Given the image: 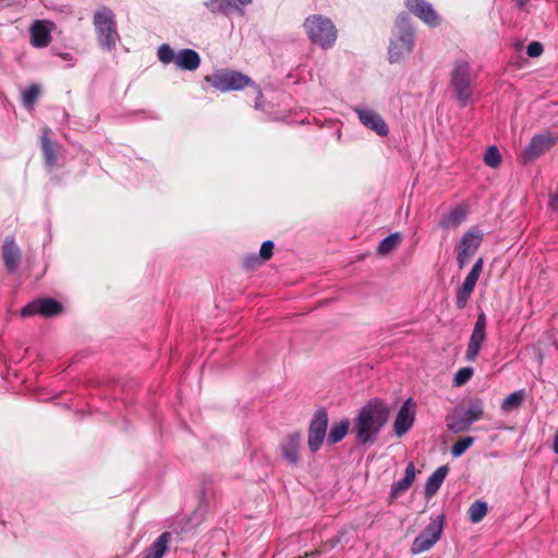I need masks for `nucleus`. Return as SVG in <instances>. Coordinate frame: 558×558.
Masks as SVG:
<instances>
[{"mask_svg": "<svg viewBox=\"0 0 558 558\" xmlns=\"http://www.w3.org/2000/svg\"><path fill=\"white\" fill-rule=\"evenodd\" d=\"M389 415L390 409L384 400L379 398L368 400L353 420L356 442L361 446L374 445Z\"/></svg>", "mask_w": 558, "mask_h": 558, "instance_id": "1", "label": "nucleus"}, {"mask_svg": "<svg viewBox=\"0 0 558 558\" xmlns=\"http://www.w3.org/2000/svg\"><path fill=\"white\" fill-rule=\"evenodd\" d=\"M391 32L388 60L390 63H397L413 51L416 29L410 15L407 12H401L397 15Z\"/></svg>", "mask_w": 558, "mask_h": 558, "instance_id": "2", "label": "nucleus"}, {"mask_svg": "<svg viewBox=\"0 0 558 558\" xmlns=\"http://www.w3.org/2000/svg\"><path fill=\"white\" fill-rule=\"evenodd\" d=\"M206 81L216 89L220 92L241 90L247 86H252L256 90L255 108L263 109V93L258 85H256L247 75L240 71L231 69L216 70Z\"/></svg>", "mask_w": 558, "mask_h": 558, "instance_id": "3", "label": "nucleus"}, {"mask_svg": "<svg viewBox=\"0 0 558 558\" xmlns=\"http://www.w3.org/2000/svg\"><path fill=\"white\" fill-rule=\"evenodd\" d=\"M475 75L469 61L460 59L456 60L450 73V85L453 90L454 98L462 107L472 101L474 93Z\"/></svg>", "mask_w": 558, "mask_h": 558, "instance_id": "4", "label": "nucleus"}, {"mask_svg": "<svg viewBox=\"0 0 558 558\" xmlns=\"http://www.w3.org/2000/svg\"><path fill=\"white\" fill-rule=\"evenodd\" d=\"M303 27L308 39L323 49L331 48L337 40V28L332 21L320 14L304 20Z\"/></svg>", "mask_w": 558, "mask_h": 558, "instance_id": "5", "label": "nucleus"}, {"mask_svg": "<svg viewBox=\"0 0 558 558\" xmlns=\"http://www.w3.org/2000/svg\"><path fill=\"white\" fill-rule=\"evenodd\" d=\"M94 25L101 48L111 51L116 49L120 36L117 29L114 13L108 7H102L94 14Z\"/></svg>", "mask_w": 558, "mask_h": 558, "instance_id": "6", "label": "nucleus"}, {"mask_svg": "<svg viewBox=\"0 0 558 558\" xmlns=\"http://www.w3.org/2000/svg\"><path fill=\"white\" fill-rule=\"evenodd\" d=\"M484 416V404L482 399H471L468 403V408L453 415L446 417L447 428L453 433L459 434L465 432L470 426L481 420Z\"/></svg>", "mask_w": 558, "mask_h": 558, "instance_id": "7", "label": "nucleus"}, {"mask_svg": "<svg viewBox=\"0 0 558 558\" xmlns=\"http://www.w3.org/2000/svg\"><path fill=\"white\" fill-rule=\"evenodd\" d=\"M328 427V413L325 408L317 410L310 423L307 445L311 452L319 450L326 437Z\"/></svg>", "mask_w": 558, "mask_h": 558, "instance_id": "8", "label": "nucleus"}, {"mask_svg": "<svg viewBox=\"0 0 558 558\" xmlns=\"http://www.w3.org/2000/svg\"><path fill=\"white\" fill-rule=\"evenodd\" d=\"M557 140L558 137L550 132L534 135L521 153V159L524 163L534 161L550 149L557 143Z\"/></svg>", "mask_w": 558, "mask_h": 558, "instance_id": "9", "label": "nucleus"}, {"mask_svg": "<svg viewBox=\"0 0 558 558\" xmlns=\"http://www.w3.org/2000/svg\"><path fill=\"white\" fill-rule=\"evenodd\" d=\"M487 319L484 312L477 314L469 343L465 352V359L468 361H475L482 350L484 342L486 341Z\"/></svg>", "mask_w": 558, "mask_h": 558, "instance_id": "10", "label": "nucleus"}, {"mask_svg": "<svg viewBox=\"0 0 558 558\" xmlns=\"http://www.w3.org/2000/svg\"><path fill=\"white\" fill-rule=\"evenodd\" d=\"M483 240L480 232L468 231L457 244V264L460 269L464 268L471 257L476 253Z\"/></svg>", "mask_w": 558, "mask_h": 558, "instance_id": "11", "label": "nucleus"}, {"mask_svg": "<svg viewBox=\"0 0 558 558\" xmlns=\"http://www.w3.org/2000/svg\"><path fill=\"white\" fill-rule=\"evenodd\" d=\"M63 305L52 298L37 299L25 305L21 315L23 317H29L34 315H41L44 317H52L61 314Z\"/></svg>", "mask_w": 558, "mask_h": 558, "instance_id": "12", "label": "nucleus"}, {"mask_svg": "<svg viewBox=\"0 0 558 558\" xmlns=\"http://www.w3.org/2000/svg\"><path fill=\"white\" fill-rule=\"evenodd\" d=\"M405 8L429 27L440 25V16L427 0H404Z\"/></svg>", "mask_w": 558, "mask_h": 558, "instance_id": "13", "label": "nucleus"}, {"mask_svg": "<svg viewBox=\"0 0 558 558\" xmlns=\"http://www.w3.org/2000/svg\"><path fill=\"white\" fill-rule=\"evenodd\" d=\"M52 130L44 128L39 138L40 148L43 151L44 163L48 170H52L58 165V158L61 155L62 145L51 140Z\"/></svg>", "mask_w": 558, "mask_h": 558, "instance_id": "14", "label": "nucleus"}, {"mask_svg": "<svg viewBox=\"0 0 558 558\" xmlns=\"http://www.w3.org/2000/svg\"><path fill=\"white\" fill-rule=\"evenodd\" d=\"M414 408H415V403H413L412 399L409 398L408 400L404 401V403L399 409L395 424H393V430L397 436L404 435L413 426L414 418H415Z\"/></svg>", "mask_w": 558, "mask_h": 558, "instance_id": "15", "label": "nucleus"}, {"mask_svg": "<svg viewBox=\"0 0 558 558\" xmlns=\"http://www.w3.org/2000/svg\"><path fill=\"white\" fill-rule=\"evenodd\" d=\"M52 22L46 20H36L29 28L31 44L36 48L47 47L52 39Z\"/></svg>", "mask_w": 558, "mask_h": 558, "instance_id": "16", "label": "nucleus"}, {"mask_svg": "<svg viewBox=\"0 0 558 558\" xmlns=\"http://www.w3.org/2000/svg\"><path fill=\"white\" fill-rule=\"evenodd\" d=\"M354 110L363 125L371 129L379 136H386L388 134L389 128L377 112L363 108H355Z\"/></svg>", "mask_w": 558, "mask_h": 558, "instance_id": "17", "label": "nucleus"}, {"mask_svg": "<svg viewBox=\"0 0 558 558\" xmlns=\"http://www.w3.org/2000/svg\"><path fill=\"white\" fill-rule=\"evenodd\" d=\"M171 542L172 533L169 531L162 532L147 548H145L142 553V558H162L169 550Z\"/></svg>", "mask_w": 558, "mask_h": 558, "instance_id": "18", "label": "nucleus"}, {"mask_svg": "<svg viewBox=\"0 0 558 558\" xmlns=\"http://www.w3.org/2000/svg\"><path fill=\"white\" fill-rule=\"evenodd\" d=\"M301 445L300 434L289 435L281 445L282 457L290 464L296 465L299 462V449Z\"/></svg>", "mask_w": 558, "mask_h": 558, "instance_id": "19", "label": "nucleus"}, {"mask_svg": "<svg viewBox=\"0 0 558 558\" xmlns=\"http://www.w3.org/2000/svg\"><path fill=\"white\" fill-rule=\"evenodd\" d=\"M201 64V57L198 52L193 49L185 48L177 53L175 65L180 70L194 71Z\"/></svg>", "mask_w": 558, "mask_h": 558, "instance_id": "20", "label": "nucleus"}, {"mask_svg": "<svg viewBox=\"0 0 558 558\" xmlns=\"http://www.w3.org/2000/svg\"><path fill=\"white\" fill-rule=\"evenodd\" d=\"M468 213L466 205H458L442 217L439 227L442 229L456 228L466 219Z\"/></svg>", "mask_w": 558, "mask_h": 558, "instance_id": "21", "label": "nucleus"}, {"mask_svg": "<svg viewBox=\"0 0 558 558\" xmlns=\"http://www.w3.org/2000/svg\"><path fill=\"white\" fill-rule=\"evenodd\" d=\"M415 480V466L413 462H409L405 466L404 476L393 483L390 490V501L395 500L401 493L408 490Z\"/></svg>", "mask_w": 558, "mask_h": 558, "instance_id": "22", "label": "nucleus"}, {"mask_svg": "<svg viewBox=\"0 0 558 558\" xmlns=\"http://www.w3.org/2000/svg\"><path fill=\"white\" fill-rule=\"evenodd\" d=\"M448 465H441L437 470H435L432 473V475L427 478L424 490L425 496L427 498L433 497L438 492L446 476L448 475Z\"/></svg>", "mask_w": 558, "mask_h": 558, "instance_id": "23", "label": "nucleus"}, {"mask_svg": "<svg viewBox=\"0 0 558 558\" xmlns=\"http://www.w3.org/2000/svg\"><path fill=\"white\" fill-rule=\"evenodd\" d=\"M3 260L9 272H14L21 262V253L14 241H5L3 245Z\"/></svg>", "mask_w": 558, "mask_h": 558, "instance_id": "24", "label": "nucleus"}, {"mask_svg": "<svg viewBox=\"0 0 558 558\" xmlns=\"http://www.w3.org/2000/svg\"><path fill=\"white\" fill-rule=\"evenodd\" d=\"M204 5L214 15H230L233 11L238 10L242 13V10L233 0H208Z\"/></svg>", "mask_w": 558, "mask_h": 558, "instance_id": "25", "label": "nucleus"}, {"mask_svg": "<svg viewBox=\"0 0 558 558\" xmlns=\"http://www.w3.org/2000/svg\"><path fill=\"white\" fill-rule=\"evenodd\" d=\"M350 427V421L348 418H343L338 423H335L327 437V442L329 445H335L341 441L345 435L348 434Z\"/></svg>", "mask_w": 558, "mask_h": 558, "instance_id": "26", "label": "nucleus"}, {"mask_svg": "<svg viewBox=\"0 0 558 558\" xmlns=\"http://www.w3.org/2000/svg\"><path fill=\"white\" fill-rule=\"evenodd\" d=\"M444 514H439L430 519L429 523L424 529V531L429 535L430 542L437 543L440 539L444 530ZM426 544H429V541H426Z\"/></svg>", "mask_w": 558, "mask_h": 558, "instance_id": "27", "label": "nucleus"}, {"mask_svg": "<svg viewBox=\"0 0 558 558\" xmlns=\"http://www.w3.org/2000/svg\"><path fill=\"white\" fill-rule=\"evenodd\" d=\"M488 506L483 500H476L468 509V517L472 523L481 522L487 514Z\"/></svg>", "mask_w": 558, "mask_h": 558, "instance_id": "28", "label": "nucleus"}, {"mask_svg": "<svg viewBox=\"0 0 558 558\" xmlns=\"http://www.w3.org/2000/svg\"><path fill=\"white\" fill-rule=\"evenodd\" d=\"M41 89L38 84H32L22 93V102L27 110H33L35 104L38 101Z\"/></svg>", "mask_w": 558, "mask_h": 558, "instance_id": "29", "label": "nucleus"}, {"mask_svg": "<svg viewBox=\"0 0 558 558\" xmlns=\"http://www.w3.org/2000/svg\"><path fill=\"white\" fill-rule=\"evenodd\" d=\"M426 541H430V537L423 530L422 533H420L414 538V541L412 542V545H411V548H410L411 553L413 555L421 554L423 551H426V550L430 549L436 544L435 542H429V544H426Z\"/></svg>", "mask_w": 558, "mask_h": 558, "instance_id": "30", "label": "nucleus"}, {"mask_svg": "<svg viewBox=\"0 0 558 558\" xmlns=\"http://www.w3.org/2000/svg\"><path fill=\"white\" fill-rule=\"evenodd\" d=\"M400 239L401 238L398 232L387 235L386 238H384L380 241V243L377 247V253L379 255L388 254L389 252H391L392 250H395L398 246V244L400 243Z\"/></svg>", "mask_w": 558, "mask_h": 558, "instance_id": "31", "label": "nucleus"}, {"mask_svg": "<svg viewBox=\"0 0 558 558\" xmlns=\"http://www.w3.org/2000/svg\"><path fill=\"white\" fill-rule=\"evenodd\" d=\"M524 400L523 391H514L510 393L506 399H504L501 403V410L505 412H509L511 410L518 409Z\"/></svg>", "mask_w": 558, "mask_h": 558, "instance_id": "32", "label": "nucleus"}, {"mask_svg": "<svg viewBox=\"0 0 558 558\" xmlns=\"http://www.w3.org/2000/svg\"><path fill=\"white\" fill-rule=\"evenodd\" d=\"M474 440L472 436H464L458 439L450 449L452 457H461L474 444Z\"/></svg>", "mask_w": 558, "mask_h": 558, "instance_id": "33", "label": "nucleus"}, {"mask_svg": "<svg viewBox=\"0 0 558 558\" xmlns=\"http://www.w3.org/2000/svg\"><path fill=\"white\" fill-rule=\"evenodd\" d=\"M484 162L490 168H497L501 162V155L496 146H489L484 154Z\"/></svg>", "mask_w": 558, "mask_h": 558, "instance_id": "34", "label": "nucleus"}, {"mask_svg": "<svg viewBox=\"0 0 558 558\" xmlns=\"http://www.w3.org/2000/svg\"><path fill=\"white\" fill-rule=\"evenodd\" d=\"M158 59L165 63L169 64L171 62L175 63L177 54L173 49L168 44H162L157 51Z\"/></svg>", "mask_w": 558, "mask_h": 558, "instance_id": "35", "label": "nucleus"}, {"mask_svg": "<svg viewBox=\"0 0 558 558\" xmlns=\"http://www.w3.org/2000/svg\"><path fill=\"white\" fill-rule=\"evenodd\" d=\"M473 291L470 289H465V287L461 286L457 289L456 294V306L458 310H463L468 305V302L472 295Z\"/></svg>", "mask_w": 558, "mask_h": 558, "instance_id": "36", "label": "nucleus"}, {"mask_svg": "<svg viewBox=\"0 0 558 558\" xmlns=\"http://www.w3.org/2000/svg\"><path fill=\"white\" fill-rule=\"evenodd\" d=\"M472 376H473V368L462 367L456 373L454 378H453V384L456 386H462V385L466 384L471 379Z\"/></svg>", "mask_w": 558, "mask_h": 558, "instance_id": "37", "label": "nucleus"}, {"mask_svg": "<svg viewBox=\"0 0 558 558\" xmlns=\"http://www.w3.org/2000/svg\"><path fill=\"white\" fill-rule=\"evenodd\" d=\"M263 263H265L264 259L259 256V254L257 255L255 253L245 256L243 259V266L247 270L255 269L258 266H260Z\"/></svg>", "mask_w": 558, "mask_h": 558, "instance_id": "38", "label": "nucleus"}, {"mask_svg": "<svg viewBox=\"0 0 558 558\" xmlns=\"http://www.w3.org/2000/svg\"><path fill=\"white\" fill-rule=\"evenodd\" d=\"M274 247H275V244L272 241L267 240V241L263 242L260 250H259V256L264 259V262H267L272 257Z\"/></svg>", "mask_w": 558, "mask_h": 558, "instance_id": "39", "label": "nucleus"}, {"mask_svg": "<svg viewBox=\"0 0 558 558\" xmlns=\"http://www.w3.org/2000/svg\"><path fill=\"white\" fill-rule=\"evenodd\" d=\"M544 51L543 45L539 41H532L527 45L526 53L531 58L539 57Z\"/></svg>", "mask_w": 558, "mask_h": 558, "instance_id": "40", "label": "nucleus"}, {"mask_svg": "<svg viewBox=\"0 0 558 558\" xmlns=\"http://www.w3.org/2000/svg\"><path fill=\"white\" fill-rule=\"evenodd\" d=\"M478 278H480V276L477 274L470 271L468 274V276L465 277L462 286L465 287V289H470V290L474 291V288L476 286Z\"/></svg>", "mask_w": 558, "mask_h": 558, "instance_id": "41", "label": "nucleus"}, {"mask_svg": "<svg viewBox=\"0 0 558 558\" xmlns=\"http://www.w3.org/2000/svg\"><path fill=\"white\" fill-rule=\"evenodd\" d=\"M478 278H480V276L477 274L470 271L468 274V276L465 277L462 286L465 287V289H470V290L474 291V288L476 286Z\"/></svg>", "mask_w": 558, "mask_h": 558, "instance_id": "42", "label": "nucleus"}, {"mask_svg": "<svg viewBox=\"0 0 558 558\" xmlns=\"http://www.w3.org/2000/svg\"><path fill=\"white\" fill-rule=\"evenodd\" d=\"M483 264H484V260L483 258H478L472 266L471 270L472 272L474 274H477L478 276L481 275L482 270H483Z\"/></svg>", "mask_w": 558, "mask_h": 558, "instance_id": "43", "label": "nucleus"}, {"mask_svg": "<svg viewBox=\"0 0 558 558\" xmlns=\"http://www.w3.org/2000/svg\"><path fill=\"white\" fill-rule=\"evenodd\" d=\"M549 206L555 210L558 209V194L550 195Z\"/></svg>", "mask_w": 558, "mask_h": 558, "instance_id": "44", "label": "nucleus"}, {"mask_svg": "<svg viewBox=\"0 0 558 558\" xmlns=\"http://www.w3.org/2000/svg\"><path fill=\"white\" fill-rule=\"evenodd\" d=\"M553 450L556 454H558V428L554 436Z\"/></svg>", "mask_w": 558, "mask_h": 558, "instance_id": "45", "label": "nucleus"}, {"mask_svg": "<svg viewBox=\"0 0 558 558\" xmlns=\"http://www.w3.org/2000/svg\"><path fill=\"white\" fill-rule=\"evenodd\" d=\"M515 1L520 9H523L526 5V3L529 2V0H515Z\"/></svg>", "mask_w": 558, "mask_h": 558, "instance_id": "46", "label": "nucleus"}, {"mask_svg": "<svg viewBox=\"0 0 558 558\" xmlns=\"http://www.w3.org/2000/svg\"><path fill=\"white\" fill-rule=\"evenodd\" d=\"M61 57L64 60H69L70 59V53H63V54H61Z\"/></svg>", "mask_w": 558, "mask_h": 558, "instance_id": "47", "label": "nucleus"}, {"mask_svg": "<svg viewBox=\"0 0 558 558\" xmlns=\"http://www.w3.org/2000/svg\"><path fill=\"white\" fill-rule=\"evenodd\" d=\"M556 10H557V12H558V0H557V3H556Z\"/></svg>", "mask_w": 558, "mask_h": 558, "instance_id": "48", "label": "nucleus"}]
</instances>
